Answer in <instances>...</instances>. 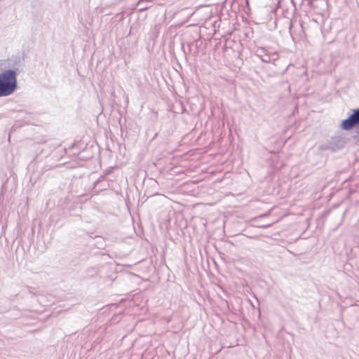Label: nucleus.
Instances as JSON below:
<instances>
[{"mask_svg":"<svg viewBox=\"0 0 359 359\" xmlns=\"http://www.w3.org/2000/svg\"><path fill=\"white\" fill-rule=\"evenodd\" d=\"M112 168H109L107 170H105V172L104 175H107L111 172Z\"/></svg>","mask_w":359,"mask_h":359,"instance_id":"7","label":"nucleus"},{"mask_svg":"<svg viewBox=\"0 0 359 359\" xmlns=\"http://www.w3.org/2000/svg\"><path fill=\"white\" fill-rule=\"evenodd\" d=\"M105 178V175H102L100 177V178L97 180V181L95 182V184L99 183L100 182L102 181Z\"/></svg>","mask_w":359,"mask_h":359,"instance_id":"6","label":"nucleus"},{"mask_svg":"<svg viewBox=\"0 0 359 359\" xmlns=\"http://www.w3.org/2000/svg\"><path fill=\"white\" fill-rule=\"evenodd\" d=\"M62 150H63L65 152H66V151H67V149H63Z\"/></svg>","mask_w":359,"mask_h":359,"instance_id":"10","label":"nucleus"},{"mask_svg":"<svg viewBox=\"0 0 359 359\" xmlns=\"http://www.w3.org/2000/svg\"><path fill=\"white\" fill-rule=\"evenodd\" d=\"M358 125H359V108L353 109L352 114L342 121L341 128L344 130H350Z\"/></svg>","mask_w":359,"mask_h":359,"instance_id":"3","label":"nucleus"},{"mask_svg":"<svg viewBox=\"0 0 359 359\" xmlns=\"http://www.w3.org/2000/svg\"><path fill=\"white\" fill-rule=\"evenodd\" d=\"M182 49L183 50V52L184 53V54L186 55V51L184 50V45L182 44Z\"/></svg>","mask_w":359,"mask_h":359,"instance_id":"8","label":"nucleus"},{"mask_svg":"<svg viewBox=\"0 0 359 359\" xmlns=\"http://www.w3.org/2000/svg\"><path fill=\"white\" fill-rule=\"evenodd\" d=\"M269 50L267 49H266L264 47H258L256 50H255V55L256 56H257L258 57H259L260 59L264 56V55L266 54V53H268Z\"/></svg>","mask_w":359,"mask_h":359,"instance_id":"5","label":"nucleus"},{"mask_svg":"<svg viewBox=\"0 0 359 359\" xmlns=\"http://www.w3.org/2000/svg\"><path fill=\"white\" fill-rule=\"evenodd\" d=\"M278 58V53L276 52H268L266 54L261 58L262 61L265 63H269L277 60Z\"/></svg>","mask_w":359,"mask_h":359,"instance_id":"4","label":"nucleus"},{"mask_svg":"<svg viewBox=\"0 0 359 359\" xmlns=\"http://www.w3.org/2000/svg\"><path fill=\"white\" fill-rule=\"evenodd\" d=\"M346 143V142L344 137L340 135H336L332 137L327 143L321 145L320 148L323 150H330L332 152H335L343 149Z\"/></svg>","mask_w":359,"mask_h":359,"instance_id":"2","label":"nucleus"},{"mask_svg":"<svg viewBox=\"0 0 359 359\" xmlns=\"http://www.w3.org/2000/svg\"><path fill=\"white\" fill-rule=\"evenodd\" d=\"M74 144H72V146H70V147H69L68 150H70L71 149H72V148L74 147Z\"/></svg>","mask_w":359,"mask_h":359,"instance_id":"9","label":"nucleus"},{"mask_svg":"<svg viewBox=\"0 0 359 359\" xmlns=\"http://www.w3.org/2000/svg\"><path fill=\"white\" fill-rule=\"evenodd\" d=\"M18 69H7L0 73V97L8 96L18 87Z\"/></svg>","mask_w":359,"mask_h":359,"instance_id":"1","label":"nucleus"}]
</instances>
